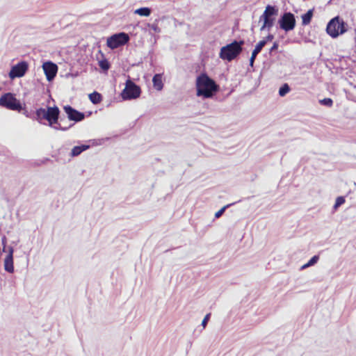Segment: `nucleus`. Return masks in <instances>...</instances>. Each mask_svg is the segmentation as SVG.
<instances>
[{
    "label": "nucleus",
    "mask_w": 356,
    "mask_h": 356,
    "mask_svg": "<svg viewBox=\"0 0 356 356\" xmlns=\"http://www.w3.org/2000/svg\"><path fill=\"white\" fill-rule=\"evenodd\" d=\"M151 13H152V10H151V8H149L148 7H142V8L136 9L134 11L135 14H137L140 16H143V17H149L151 15Z\"/></svg>",
    "instance_id": "nucleus-18"
},
{
    "label": "nucleus",
    "mask_w": 356,
    "mask_h": 356,
    "mask_svg": "<svg viewBox=\"0 0 356 356\" xmlns=\"http://www.w3.org/2000/svg\"><path fill=\"white\" fill-rule=\"evenodd\" d=\"M129 40V37L128 34L121 32L108 37L107 38L106 44L110 49H115L126 44Z\"/></svg>",
    "instance_id": "nucleus-9"
},
{
    "label": "nucleus",
    "mask_w": 356,
    "mask_h": 356,
    "mask_svg": "<svg viewBox=\"0 0 356 356\" xmlns=\"http://www.w3.org/2000/svg\"><path fill=\"white\" fill-rule=\"evenodd\" d=\"M90 102L94 104H99L102 100V96L98 92L94 91L89 95Z\"/></svg>",
    "instance_id": "nucleus-17"
},
{
    "label": "nucleus",
    "mask_w": 356,
    "mask_h": 356,
    "mask_svg": "<svg viewBox=\"0 0 356 356\" xmlns=\"http://www.w3.org/2000/svg\"><path fill=\"white\" fill-rule=\"evenodd\" d=\"M291 90V88L288 83H284L279 89V95L280 97H284Z\"/></svg>",
    "instance_id": "nucleus-20"
},
{
    "label": "nucleus",
    "mask_w": 356,
    "mask_h": 356,
    "mask_svg": "<svg viewBox=\"0 0 356 356\" xmlns=\"http://www.w3.org/2000/svg\"><path fill=\"white\" fill-rule=\"evenodd\" d=\"M42 69L48 81H51L54 79L58 72V66L56 64L51 61H47L43 63Z\"/></svg>",
    "instance_id": "nucleus-12"
},
{
    "label": "nucleus",
    "mask_w": 356,
    "mask_h": 356,
    "mask_svg": "<svg viewBox=\"0 0 356 356\" xmlns=\"http://www.w3.org/2000/svg\"><path fill=\"white\" fill-rule=\"evenodd\" d=\"M63 110L70 121L79 122L83 120L85 118L86 115L84 113L77 111L70 105L64 106Z\"/></svg>",
    "instance_id": "nucleus-11"
},
{
    "label": "nucleus",
    "mask_w": 356,
    "mask_h": 356,
    "mask_svg": "<svg viewBox=\"0 0 356 356\" xmlns=\"http://www.w3.org/2000/svg\"><path fill=\"white\" fill-rule=\"evenodd\" d=\"M234 204V203H232V204H228L225 206H224L223 207H222L219 211H218L216 213H215V218H220L223 213L225 211V210L229 208V207H231L232 205Z\"/></svg>",
    "instance_id": "nucleus-22"
},
{
    "label": "nucleus",
    "mask_w": 356,
    "mask_h": 356,
    "mask_svg": "<svg viewBox=\"0 0 356 356\" xmlns=\"http://www.w3.org/2000/svg\"><path fill=\"white\" fill-rule=\"evenodd\" d=\"M274 39V35L273 34H270L269 33L266 38H264L263 40H261V41H264V46L265 47V45L268 42H270L272 41Z\"/></svg>",
    "instance_id": "nucleus-28"
},
{
    "label": "nucleus",
    "mask_w": 356,
    "mask_h": 356,
    "mask_svg": "<svg viewBox=\"0 0 356 356\" xmlns=\"http://www.w3.org/2000/svg\"><path fill=\"white\" fill-rule=\"evenodd\" d=\"M313 15H314V8L309 9V10H307V12L306 13L303 14L301 16L302 24L303 26L308 25L311 22Z\"/></svg>",
    "instance_id": "nucleus-16"
},
{
    "label": "nucleus",
    "mask_w": 356,
    "mask_h": 356,
    "mask_svg": "<svg viewBox=\"0 0 356 356\" xmlns=\"http://www.w3.org/2000/svg\"><path fill=\"white\" fill-rule=\"evenodd\" d=\"M2 244H3V251L4 252L6 250V236H3L1 239Z\"/></svg>",
    "instance_id": "nucleus-31"
},
{
    "label": "nucleus",
    "mask_w": 356,
    "mask_h": 356,
    "mask_svg": "<svg viewBox=\"0 0 356 356\" xmlns=\"http://www.w3.org/2000/svg\"><path fill=\"white\" fill-rule=\"evenodd\" d=\"M0 106L9 110L20 112L24 110L20 102L11 92L3 94L0 97Z\"/></svg>",
    "instance_id": "nucleus-6"
},
{
    "label": "nucleus",
    "mask_w": 356,
    "mask_h": 356,
    "mask_svg": "<svg viewBox=\"0 0 356 356\" xmlns=\"http://www.w3.org/2000/svg\"><path fill=\"white\" fill-rule=\"evenodd\" d=\"M72 126H73V124L67 126V127H63L60 123L58 122V124H53L52 128H54L56 130H61V131H67L68 129H70Z\"/></svg>",
    "instance_id": "nucleus-26"
},
{
    "label": "nucleus",
    "mask_w": 356,
    "mask_h": 356,
    "mask_svg": "<svg viewBox=\"0 0 356 356\" xmlns=\"http://www.w3.org/2000/svg\"><path fill=\"white\" fill-rule=\"evenodd\" d=\"M141 89L131 79L126 81L125 88L121 92L122 98L124 100L136 99L140 97Z\"/></svg>",
    "instance_id": "nucleus-7"
},
{
    "label": "nucleus",
    "mask_w": 356,
    "mask_h": 356,
    "mask_svg": "<svg viewBox=\"0 0 356 356\" xmlns=\"http://www.w3.org/2000/svg\"><path fill=\"white\" fill-rule=\"evenodd\" d=\"M8 253L4 259V269L6 272L13 273L14 272V265H13V252L14 248L12 246H9Z\"/></svg>",
    "instance_id": "nucleus-13"
},
{
    "label": "nucleus",
    "mask_w": 356,
    "mask_h": 356,
    "mask_svg": "<svg viewBox=\"0 0 356 356\" xmlns=\"http://www.w3.org/2000/svg\"><path fill=\"white\" fill-rule=\"evenodd\" d=\"M28 70L29 65L27 62L20 61L11 67L8 76L12 80L15 79V78H20L25 75Z\"/></svg>",
    "instance_id": "nucleus-10"
},
{
    "label": "nucleus",
    "mask_w": 356,
    "mask_h": 356,
    "mask_svg": "<svg viewBox=\"0 0 356 356\" xmlns=\"http://www.w3.org/2000/svg\"><path fill=\"white\" fill-rule=\"evenodd\" d=\"M277 23L282 30L285 32L291 31L296 27V21L295 15L291 12H285L280 16Z\"/></svg>",
    "instance_id": "nucleus-8"
},
{
    "label": "nucleus",
    "mask_w": 356,
    "mask_h": 356,
    "mask_svg": "<svg viewBox=\"0 0 356 356\" xmlns=\"http://www.w3.org/2000/svg\"><path fill=\"white\" fill-rule=\"evenodd\" d=\"M319 103L321 105H323V106H325L327 107H331L333 104V100L331 98L327 97V98H324L323 99H321L319 101Z\"/></svg>",
    "instance_id": "nucleus-23"
},
{
    "label": "nucleus",
    "mask_w": 356,
    "mask_h": 356,
    "mask_svg": "<svg viewBox=\"0 0 356 356\" xmlns=\"http://www.w3.org/2000/svg\"><path fill=\"white\" fill-rule=\"evenodd\" d=\"M60 110L57 106H47V108H40L35 111V118L38 122H41L42 120H46L48 122L49 127H53V124H58L60 119V122L64 120V118H60Z\"/></svg>",
    "instance_id": "nucleus-3"
},
{
    "label": "nucleus",
    "mask_w": 356,
    "mask_h": 356,
    "mask_svg": "<svg viewBox=\"0 0 356 356\" xmlns=\"http://www.w3.org/2000/svg\"><path fill=\"white\" fill-rule=\"evenodd\" d=\"M345 202V197L343 196H339L335 200L334 209H337L338 207L341 206Z\"/></svg>",
    "instance_id": "nucleus-24"
},
{
    "label": "nucleus",
    "mask_w": 356,
    "mask_h": 356,
    "mask_svg": "<svg viewBox=\"0 0 356 356\" xmlns=\"http://www.w3.org/2000/svg\"><path fill=\"white\" fill-rule=\"evenodd\" d=\"M157 22H158V19H156L154 23H153V24H148L147 26L151 30H152L154 32H155V33H160L161 32V29L159 27V26H158V24L156 23Z\"/></svg>",
    "instance_id": "nucleus-25"
},
{
    "label": "nucleus",
    "mask_w": 356,
    "mask_h": 356,
    "mask_svg": "<svg viewBox=\"0 0 356 356\" xmlns=\"http://www.w3.org/2000/svg\"><path fill=\"white\" fill-rule=\"evenodd\" d=\"M99 67L104 71H108L111 67L108 60L106 58H103L99 61Z\"/></svg>",
    "instance_id": "nucleus-21"
},
{
    "label": "nucleus",
    "mask_w": 356,
    "mask_h": 356,
    "mask_svg": "<svg viewBox=\"0 0 356 356\" xmlns=\"http://www.w3.org/2000/svg\"><path fill=\"white\" fill-rule=\"evenodd\" d=\"M152 83L154 88L159 91L161 90L163 87L162 81V76L160 74H156L152 79Z\"/></svg>",
    "instance_id": "nucleus-15"
},
{
    "label": "nucleus",
    "mask_w": 356,
    "mask_h": 356,
    "mask_svg": "<svg viewBox=\"0 0 356 356\" xmlns=\"http://www.w3.org/2000/svg\"><path fill=\"white\" fill-rule=\"evenodd\" d=\"M279 43L278 42H275L269 50V54L272 55L274 51H276L278 49Z\"/></svg>",
    "instance_id": "nucleus-29"
},
{
    "label": "nucleus",
    "mask_w": 356,
    "mask_h": 356,
    "mask_svg": "<svg viewBox=\"0 0 356 356\" xmlns=\"http://www.w3.org/2000/svg\"><path fill=\"white\" fill-rule=\"evenodd\" d=\"M255 59H256V58H255L254 57H253V56H251V57H250V65L251 67H253Z\"/></svg>",
    "instance_id": "nucleus-32"
},
{
    "label": "nucleus",
    "mask_w": 356,
    "mask_h": 356,
    "mask_svg": "<svg viewBox=\"0 0 356 356\" xmlns=\"http://www.w3.org/2000/svg\"><path fill=\"white\" fill-rule=\"evenodd\" d=\"M264 41H259L255 46L254 49L252 52V56L256 58L257 56L261 52L262 49L264 47Z\"/></svg>",
    "instance_id": "nucleus-19"
},
{
    "label": "nucleus",
    "mask_w": 356,
    "mask_h": 356,
    "mask_svg": "<svg viewBox=\"0 0 356 356\" xmlns=\"http://www.w3.org/2000/svg\"><path fill=\"white\" fill-rule=\"evenodd\" d=\"M278 14V8L275 6L268 5L263 14L259 17V21H263V25L260 30L264 31L266 29L268 31L273 26L275 20V16Z\"/></svg>",
    "instance_id": "nucleus-5"
},
{
    "label": "nucleus",
    "mask_w": 356,
    "mask_h": 356,
    "mask_svg": "<svg viewBox=\"0 0 356 356\" xmlns=\"http://www.w3.org/2000/svg\"><path fill=\"white\" fill-rule=\"evenodd\" d=\"M24 113V115H25L26 117H28V118H29V117H30V116H29V112H28L27 111L24 110V113Z\"/></svg>",
    "instance_id": "nucleus-34"
},
{
    "label": "nucleus",
    "mask_w": 356,
    "mask_h": 356,
    "mask_svg": "<svg viewBox=\"0 0 356 356\" xmlns=\"http://www.w3.org/2000/svg\"><path fill=\"white\" fill-rule=\"evenodd\" d=\"M210 316H211V314H210V313H209V314H207L204 316V319H203V320H202V325L203 326V327H206V325H207V324L208 321H209V319H210Z\"/></svg>",
    "instance_id": "nucleus-30"
},
{
    "label": "nucleus",
    "mask_w": 356,
    "mask_h": 356,
    "mask_svg": "<svg viewBox=\"0 0 356 356\" xmlns=\"http://www.w3.org/2000/svg\"><path fill=\"white\" fill-rule=\"evenodd\" d=\"M244 44L245 41L243 40H234L231 43L221 47L219 57L228 62L236 59L242 53Z\"/></svg>",
    "instance_id": "nucleus-2"
},
{
    "label": "nucleus",
    "mask_w": 356,
    "mask_h": 356,
    "mask_svg": "<svg viewBox=\"0 0 356 356\" xmlns=\"http://www.w3.org/2000/svg\"><path fill=\"white\" fill-rule=\"evenodd\" d=\"M348 30V24L339 15L332 18L326 26V33L332 38H337Z\"/></svg>",
    "instance_id": "nucleus-4"
},
{
    "label": "nucleus",
    "mask_w": 356,
    "mask_h": 356,
    "mask_svg": "<svg viewBox=\"0 0 356 356\" xmlns=\"http://www.w3.org/2000/svg\"><path fill=\"white\" fill-rule=\"evenodd\" d=\"M197 96L211 98L219 90L216 81L206 73H202L196 79Z\"/></svg>",
    "instance_id": "nucleus-1"
},
{
    "label": "nucleus",
    "mask_w": 356,
    "mask_h": 356,
    "mask_svg": "<svg viewBox=\"0 0 356 356\" xmlns=\"http://www.w3.org/2000/svg\"><path fill=\"white\" fill-rule=\"evenodd\" d=\"M319 260V256L318 255H314L307 262V265L312 266L314 264H316L318 261Z\"/></svg>",
    "instance_id": "nucleus-27"
},
{
    "label": "nucleus",
    "mask_w": 356,
    "mask_h": 356,
    "mask_svg": "<svg viewBox=\"0 0 356 356\" xmlns=\"http://www.w3.org/2000/svg\"><path fill=\"white\" fill-rule=\"evenodd\" d=\"M90 145H81L78 146H74L70 153L72 157H75L80 155L83 152L89 149Z\"/></svg>",
    "instance_id": "nucleus-14"
},
{
    "label": "nucleus",
    "mask_w": 356,
    "mask_h": 356,
    "mask_svg": "<svg viewBox=\"0 0 356 356\" xmlns=\"http://www.w3.org/2000/svg\"><path fill=\"white\" fill-rule=\"evenodd\" d=\"M308 267H310V266H308V265H307V263H306L305 264H304V265L301 267V269H305V268H308Z\"/></svg>",
    "instance_id": "nucleus-33"
}]
</instances>
